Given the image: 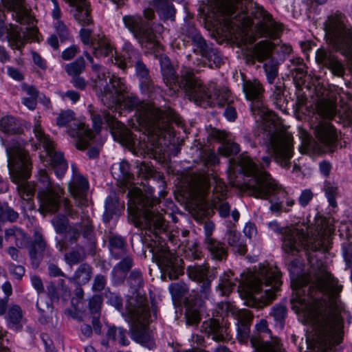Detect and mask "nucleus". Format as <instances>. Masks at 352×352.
<instances>
[{"label": "nucleus", "mask_w": 352, "mask_h": 352, "mask_svg": "<svg viewBox=\"0 0 352 352\" xmlns=\"http://www.w3.org/2000/svg\"><path fill=\"white\" fill-rule=\"evenodd\" d=\"M250 342L256 352H285L279 338L271 337V340L264 341V338L252 336Z\"/></svg>", "instance_id": "29"}, {"label": "nucleus", "mask_w": 352, "mask_h": 352, "mask_svg": "<svg viewBox=\"0 0 352 352\" xmlns=\"http://www.w3.org/2000/svg\"><path fill=\"white\" fill-rule=\"evenodd\" d=\"M167 243H146L145 248L152 253L160 267L170 280L178 278L184 268L178 263L176 252L170 250Z\"/></svg>", "instance_id": "15"}, {"label": "nucleus", "mask_w": 352, "mask_h": 352, "mask_svg": "<svg viewBox=\"0 0 352 352\" xmlns=\"http://www.w3.org/2000/svg\"><path fill=\"white\" fill-rule=\"evenodd\" d=\"M243 90L246 98L252 101L251 111L263 131V143L273 155L275 162L288 169L293 155L292 135L280 129L278 118L265 105L264 89L258 80L244 81Z\"/></svg>", "instance_id": "3"}, {"label": "nucleus", "mask_w": 352, "mask_h": 352, "mask_svg": "<svg viewBox=\"0 0 352 352\" xmlns=\"http://www.w3.org/2000/svg\"><path fill=\"white\" fill-rule=\"evenodd\" d=\"M254 161L245 154H242L239 159V166L243 173L252 177L248 184L249 194L256 198L268 199L270 196H274L278 200L285 199L283 211L289 212L294 206L295 200L287 195V192L273 179L266 168L271 164L270 156L261 157Z\"/></svg>", "instance_id": "4"}, {"label": "nucleus", "mask_w": 352, "mask_h": 352, "mask_svg": "<svg viewBox=\"0 0 352 352\" xmlns=\"http://www.w3.org/2000/svg\"><path fill=\"white\" fill-rule=\"evenodd\" d=\"M313 284L307 289L314 302L311 320L314 340L321 352H330L340 343L338 314L342 309L340 294L342 286L330 274L322 262L314 267Z\"/></svg>", "instance_id": "2"}, {"label": "nucleus", "mask_w": 352, "mask_h": 352, "mask_svg": "<svg viewBox=\"0 0 352 352\" xmlns=\"http://www.w3.org/2000/svg\"><path fill=\"white\" fill-rule=\"evenodd\" d=\"M219 307L228 314L230 312L237 320V324L251 325L254 315L248 309L237 310L229 302L221 303Z\"/></svg>", "instance_id": "35"}, {"label": "nucleus", "mask_w": 352, "mask_h": 352, "mask_svg": "<svg viewBox=\"0 0 352 352\" xmlns=\"http://www.w3.org/2000/svg\"><path fill=\"white\" fill-rule=\"evenodd\" d=\"M127 331L122 327L115 326L110 327L107 332V336L109 339L116 342L118 341L122 346H127L129 341L126 339Z\"/></svg>", "instance_id": "47"}, {"label": "nucleus", "mask_w": 352, "mask_h": 352, "mask_svg": "<svg viewBox=\"0 0 352 352\" xmlns=\"http://www.w3.org/2000/svg\"><path fill=\"white\" fill-rule=\"evenodd\" d=\"M316 60L318 65L327 68L335 76L342 77L345 74L343 63L329 50L318 49L316 52Z\"/></svg>", "instance_id": "24"}, {"label": "nucleus", "mask_w": 352, "mask_h": 352, "mask_svg": "<svg viewBox=\"0 0 352 352\" xmlns=\"http://www.w3.org/2000/svg\"><path fill=\"white\" fill-rule=\"evenodd\" d=\"M315 140L309 136H305L300 146L302 153L311 156L328 152H333L336 148L338 131L335 127L327 122H320L314 127Z\"/></svg>", "instance_id": "13"}, {"label": "nucleus", "mask_w": 352, "mask_h": 352, "mask_svg": "<svg viewBox=\"0 0 352 352\" xmlns=\"http://www.w3.org/2000/svg\"><path fill=\"white\" fill-rule=\"evenodd\" d=\"M111 174L113 177L123 185L131 182L133 175L131 173L130 165L128 162L122 160L111 166Z\"/></svg>", "instance_id": "37"}, {"label": "nucleus", "mask_w": 352, "mask_h": 352, "mask_svg": "<svg viewBox=\"0 0 352 352\" xmlns=\"http://www.w3.org/2000/svg\"><path fill=\"white\" fill-rule=\"evenodd\" d=\"M148 324V323L133 324L134 325L131 329V336L132 338L137 342L141 344L149 349H153L155 347V343L146 328V326Z\"/></svg>", "instance_id": "32"}, {"label": "nucleus", "mask_w": 352, "mask_h": 352, "mask_svg": "<svg viewBox=\"0 0 352 352\" xmlns=\"http://www.w3.org/2000/svg\"><path fill=\"white\" fill-rule=\"evenodd\" d=\"M288 270L290 272L292 287L294 290L291 302H298L302 305L306 301L305 298L302 297V294H304L306 291L305 289L309 283V280L305 276L299 277L301 269L298 261H292L289 264Z\"/></svg>", "instance_id": "21"}, {"label": "nucleus", "mask_w": 352, "mask_h": 352, "mask_svg": "<svg viewBox=\"0 0 352 352\" xmlns=\"http://www.w3.org/2000/svg\"><path fill=\"white\" fill-rule=\"evenodd\" d=\"M123 106L129 111L135 110L136 121L142 135L138 138L129 130L123 123L118 121L113 116L106 111L96 113L90 110L93 126L96 133L100 131L103 120L107 122L116 140L126 146L138 148L145 153L155 157L164 151L160 142L161 137L166 131H169V124L175 122L177 125L182 124L178 114L172 109L165 108L162 110L153 104L141 101L133 94L122 96V100L117 103Z\"/></svg>", "instance_id": "1"}, {"label": "nucleus", "mask_w": 352, "mask_h": 352, "mask_svg": "<svg viewBox=\"0 0 352 352\" xmlns=\"http://www.w3.org/2000/svg\"><path fill=\"white\" fill-rule=\"evenodd\" d=\"M133 66L135 67L136 74L140 78V86L144 93L151 94L153 93H159L160 87H155L149 76V71L146 66L139 60Z\"/></svg>", "instance_id": "30"}, {"label": "nucleus", "mask_w": 352, "mask_h": 352, "mask_svg": "<svg viewBox=\"0 0 352 352\" xmlns=\"http://www.w3.org/2000/svg\"><path fill=\"white\" fill-rule=\"evenodd\" d=\"M203 301L201 299H195L193 305L192 299L187 298V308L186 311V322L188 325L197 326L201 320V307Z\"/></svg>", "instance_id": "36"}, {"label": "nucleus", "mask_w": 352, "mask_h": 352, "mask_svg": "<svg viewBox=\"0 0 352 352\" xmlns=\"http://www.w3.org/2000/svg\"><path fill=\"white\" fill-rule=\"evenodd\" d=\"M127 87L124 79L113 76L104 86L102 102L109 108L122 100V96L126 94Z\"/></svg>", "instance_id": "20"}, {"label": "nucleus", "mask_w": 352, "mask_h": 352, "mask_svg": "<svg viewBox=\"0 0 352 352\" xmlns=\"http://www.w3.org/2000/svg\"><path fill=\"white\" fill-rule=\"evenodd\" d=\"M33 132L39 146L44 148L46 155L50 157V164L57 177L62 178L66 173L68 164L61 152L55 150L54 142L45 134L40 122L34 123Z\"/></svg>", "instance_id": "16"}, {"label": "nucleus", "mask_w": 352, "mask_h": 352, "mask_svg": "<svg viewBox=\"0 0 352 352\" xmlns=\"http://www.w3.org/2000/svg\"><path fill=\"white\" fill-rule=\"evenodd\" d=\"M201 331L211 336L216 342H223L228 336L227 327L219 321V319L210 318L202 322Z\"/></svg>", "instance_id": "25"}, {"label": "nucleus", "mask_w": 352, "mask_h": 352, "mask_svg": "<svg viewBox=\"0 0 352 352\" xmlns=\"http://www.w3.org/2000/svg\"><path fill=\"white\" fill-rule=\"evenodd\" d=\"M85 69V61L82 57H78L75 61L65 66V72L72 77L80 75Z\"/></svg>", "instance_id": "50"}, {"label": "nucleus", "mask_w": 352, "mask_h": 352, "mask_svg": "<svg viewBox=\"0 0 352 352\" xmlns=\"http://www.w3.org/2000/svg\"><path fill=\"white\" fill-rule=\"evenodd\" d=\"M324 30L332 47L346 56L352 52V28L344 14H330L324 22Z\"/></svg>", "instance_id": "11"}, {"label": "nucleus", "mask_w": 352, "mask_h": 352, "mask_svg": "<svg viewBox=\"0 0 352 352\" xmlns=\"http://www.w3.org/2000/svg\"><path fill=\"white\" fill-rule=\"evenodd\" d=\"M181 34L184 42L191 43L193 52L200 56L207 54L209 48L206 40L190 21H185L181 28Z\"/></svg>", "instance_id": "22"}, {"label": "nucleus", "mask_w": 352, "mask_h": 352, "mask_svg": "<svg viewBox=\"0 0 352 352\" xmlns=\"http://www.w3.org/2000/svg\"><path fill=\"white\" fill-rule=\"evenodd\" d=\"M87 257V253L84 248L76 245L74 248H71L64 255V258L69 265L78 264L83 261Z\"/></svg>", "instance_id": "44"}, {"label": "nucleus", "mask_w": 352, "mask_h": 352, "mask_svg": "<svg viewBox=\"0 0 352 352\" xmlns=\"http://www.w3.org/2000/svg\"><path fill=\"white\" fill-rule=\"evenodd\" d=\"M69 136L74 139V143L78 149L83 150L89 145L94 138V133L84 123L76 122L74 128L68 130Z\"/></svg>", "instance_id": "26"}, {"label": "nucleus", "mask_w": 352, "mask_h": 352, "mask_svg": "<svg viewBox=\"0 0 352 352\" xmlns=\"http://www.w3.org/2000/svg\"><path fill=\"white\" fill-rule=\"evenodd\" d=\"M185 80V91L189 100L204 108L208 107H223L228 100L229 91L225 87H217L211 82L206 87L201 80L196 77L193 70L184 67L181 72Z\"/></svg>", "instance_id": "8"}, {"label": "nucleus", "mask_w": 352, "mask_h": 352, "mask_svg": "<svg viewBox=\"0 0 352 352\" xmlns=\"http://www.w3.org/2000/svg\"><path fill=\"white\" fill-rule=\"evenodd\" d=\"M329 100L326 104L325 116L335 118L337 122L349 126L352 124V107L349 104L352 96L348 91L336 85L329 87Z\"/></svg>", "instance_id": "14"}, {"label": "nucleus", "mask_w": 352, "mask_h": 352, "mask_svg": "<svg viewBox=\"0 0 352 352\" xmlns=\"http://www.w3.org/2000/svg\"><path fill=\"white\" fill-rule=\"evenodd\" d=\"M72 178L69 183L68 189L78 206H86L87 193L89 188L87 180L80 175L74 165H72Z\"/></svg>", "instance_id": "23"}, {"label": "nucleus", "mask_w": 352, "mask_h": 352, "mask_svg": "<svg viewBox=\"0 0 352 352\" xmlns=\"http://www.w3.org/2000/svg\"><path fill=\"white\" fill-rule=\"evenodd\" d=\"M3 5L12 11V16L21 24L25 23L28 19V10L25 6V0H1Z\"/></svg>", "instance_id": "38"}, {"label": "nucleus", "mask_w": 352, "mask_h": 352, "mask_svg": "<svg viewBox=\"0 0 352 352\" xmlns=\"http://www.w3.org/2000/svg\"><path fill=\"white\" fill-rule=\"evenodd\" d=\"M8 39L11 48L21 50L27 43V30L11 25L8 32Z\"/></svg>", "instance_id": "31"}, {"label": "nucleus", "mask_w": 352, "mask_h": 352, "mask_svg": "<svg viewBox=\"0 0 352 352\" xmlns=\"http://www.w3.org/2000/svg\"><path fill=\"white\" fill-rule=\"evenodd\" d=\"M99 33H95L90 28H82L80 31V36L83 44L89 45L91 47L94 44V41L97 38Z\"/></svg>", "instance_id": "63"}, {"label": "nucleus", "mask_w": 352, "mask_h": 352, "mask_svg": "<svg viewBox=\"0 0 352 352\" xmlns=\"http://www.w3.org/2000/svg\"><path fill=\"white\" fill-rule=\"evenodd\" d=\"M19 218V214L7 204L0 201V221L14 222Z\"/></svg>", "instance_id": "53"}, {"label": "nucleus", "mask_w": 352, "mask_h": 352, "mask_svg": "<svg viewBox=\"0 0 352 352\" xmlns=\"http://www.w3.org/2000/svg\"><path fill=\"white\" fill-rule=\"evenodd\" d=\"M169 291L175 300H179L188 292L187 285L183 282L172 283L169 286Z\"/></svg>", "instance_id": "58"}, {"label": "nucleus", "mask_w": 352, "mask_h": 352, "mask_svg": "<svg viewBox=\"0 0 352 352\" xmlns=\"http://www.w3.org/2000/svg\"><path fill=\"white\" fill-rule=\"evenodd\" d=\"M126 316L133 324L149 323L151 314L146 298L139 294L129 296L126 304Z\"/></svg>", "instance_id": "17"}, {"label": "nucleus", "mask_w": 352, "mask_h": 352, "mask_svg": "<svg viewBox=\"0 0 352 352\" xmlns=\"http://www.w3.org/2000/svg\"><path fill=\"white\" fill-rule=\"evenodd\" d=\"M274 52V43L263 41L258 43L254 47L253 55L258 61L262 62L268 58Z\"/></svg>", "instance_id": "43"}, {"label": "nucleus", "mask_w": 352, "mask_h": 352, "mask_svg": "<svg viewBox=\"0 0 352 352\" xmlns=\"http://www.w3.org/2000/svg\"><path fill=\"white\" fill-rule=\"evenodd\" d=\"M4 239L10 242H23L25 240V234L21 229L13 227L5 231Z\"/></svg>", "instance_id": "56"}, {"label": "nucleus", "mask_w": 352, "mask_h": 352, "mask_svg": "<svg viewBox=\"0 0 352 352\" xmlns=\"http://www.w3.org/2000/svg\"><path fill=\"white\" fill-rule=\"evenodd\" d=\"M52 225L57 233L63 234L66 232L72 241L78 240L80 235V231L82 230V234L87 239L91 240L92 233V226L89 219L83 221L82 225H78L76 227L69 228L68 220L63 215H58L52 220Z\"/></svg>", "instance_id": "18"}, {"label": "nucleus", "mask_w": 352, "mask_h": 352, "mask_svg": "<svg viewBox=\"0 0 352 352\" xmlns=\"http://www.w3.org/2000/svg\"><path fill=\"white\" fill-rule=\"evenodd\" d=\"M69 5L71 7L70 12L80 25H89L92 23L89 3L87 0H76L74 3Z\"/></svg>", "instance_id": "28"}, {"label": "nucleus", "mask_w": 352, "mask_h": 352, "mask_svg": "<svg viewBox=\"0 0 352 352\" xmlns=\"http://www.w3.org/2000/svg\"><path fill=\"white\" fill-rule=\"evenodd\" d=\"M140 40L142 45H151L155 47L157 44L156 35L154 34L152 29L140 30L138 33V36H135Z\"/></svg>", "instance_id": "52"}, {"label": "nucleus", "mask_w": 352, "mask_h": 352, "mask_svg": "<svg viewBox=\"0 0 352 352\" xmlns=\"http://www.w3.org/2000/svg\"><path fill=\"white\" fill-rule=\"evenodd\" d=\"M161 71L163 76V80L166 85L171 89H174L178 83V76L173 66L170 65V60L166 57L161 58Z\"/></svg>", "instance_id": "39"}, {"label": "nucleus", "mask_w": 352, "mask_h": 352, "mask_svg": "<svg viewBox=\"0 0 352 352\" xmlns=\"http://www.w3.org/2000/svg\"><path fill=\"white\" fill-rule=\"evenodd\" d=\"M264 69L267 82L274 83L278 74V63L274 59H270L264 64Z\"/></svg>", "instance_id": "54"}, {"label": "nucleus", "mask_w": 352, "mask_h": 352, "mask_svg": "<svg viewBox=\"0 0 352 352\" xmlns=\"http://www.w3.org/2000/svg\"><path fill=\"white\" fill-rule=\"evenodd\" d=\"M287 312V309L285 306L282 305H276L273 307L270 316H272L274 320L283 328L284 327Z\"/></svg>", "instance_id": "57"}, {"label": "nucleus", "mask_w": 352, "mask_h": 352, "mask_svg": "<svg viewBox=\"0 0 352 352\" xmlns=\"http://www.w3.org/2000/svg\"><path fill=\"white\" fill-rule=\"evenodd\" d=\"M38 181L43 185V190L38 192L40 199V209L44 212H56L63 203L64 210L70 217L75 215V212L72 208L70 201L67 198L61 199L64 194V190L58 184L52 183L50 177L45 169L39 170L38 173Z\"/></svg>", "instance_id": "12"}, {"label": "nucleus", "mask_w": 352, "mask_h": 352, "mask_svg": "<svg viewBox=\"0 0 352 352\" xmlns=\"http://www.w3.org/2000/svg\"><path fill=\"white\" fill-rule=\"evenodd\" d=\"M91 266L86 263H82L77 268L72 279L78 285H85L91 280Z\"/></svg>", "instance_id": "45"}, {"label": "nucleus", "mask_w": 352, "mask_h": 352, "mask_svg": "<svg viewBox=\"0 0 352 352\" xmlns=\"http://www.w3.org/2000/svg\"><path fill=\"white\" fill-rule=\"evenodd\" d=\"M6 154L11 179L17 185L19 195L28 200L33 196L35 187L26 182L32 167L28 152L21 143L12 139L6 146Z\"/></svg>", "instance_id": "9"}, {"label": "nucleus", "mask_w": 352, "mask_h": 352, "mask_svg": "<svg viewBox=\"0 0 352 352\" xmlns=\"http://www.w3.org/2000/svg\"><path fill=\"white\" fill-rule=\"evenodd\" d=\"M8 325L14 329L19 330L22 327L21 321L23 320V311L20 306L14 305L10 307L8 313Z\"/></svg>", "instance_id": "46"}, {"label": "nucleus", "mask_w": 352, "mask_h": 352, "mask_svg": "<svg viewBox=\"0 0 352 352\" xmlns=\"http://www.w3.org/2000/svg\"><path fill=\"white\" fill-rule=\"evenodd\" d=\"M324 190L329 205L333 208H336L337 206L338 187L329 184L324 186Z\"/></svg>", "instance_id": "64"}, {"label": "nucleus", "mask_w": 352, "mask_h": 352, "mask_svg": "<svg viewBox=\"0 0 352 352\" xmlns=\"http://www.w3.org/2000/svg\"><path fill=\"white\" fill-rule=\"evenodd\" d=\"M84 55L91 65V69L94 75V84L102 93L104 86L107 84V79L109 77L107 69L99 64L94 63L93 57L87 52H84Z\"/></svg>", "instance_id": "33"}, {"label": "nucleus", "mask_w": 352, "mask_h": 352, "mask_svg": "<svg viewBox=\"0 0 352 352\" xmlns=\"http://www.w3.org/2000/svg\"><path fill=\"white\" fill-rule=\"evenodd\" d=\"M109 249L111 255L116 258L119 259L126 256L127 249L126 243H109Z\"/></svg>", "instance_id": "60"}, {"label": "nucleus", "mask_w": 352, "mask_h": 352, "mask_svg": "<svg viewBox=\"0 0 352 352\" xmlns=\"http://www.w3.org/2000/svg\"><path fill=\"white\" fill-rule=\"evenodd\" d=\"M282 274L277 267L269 264L260 263L254 272L250 273L244 281V284L250 293H256L263 289V287L270 286L265 290V296L257 300L254 297L247 300V305L250 307L261 309L269 305L276 298V292L282 285Z\"/></svg>", "instance_id": "7"}, {"label": "nucleus", "mask_w": 352, "mask_h": 352, "mask_svg": "<svg viewBox=\"0 0 352 352\" xmlns=\"http://www.w3.org/2000/svg\"><path fill=\"white\" fill-rule=\"evenodd\" d=\"M0 131L6 133H16L19 131L16 119L13 116H6L0 120Z\"/></svg>", "instance_id": "51"}, {"label": "nucleus", "mask_w": 352, "mask_h": 352, "mask_svg": "<svg viewBox=\"0 0 352 352\" xmlns=\"http://www.w3.org/2000/svg\"><path fill=\"white\" fill-rule=\"evenodd\" d=\"M182 250L185 252L186 257L199 259L202 256V252L197 243H186Z\"/></svg>", "instance_id": "61"}, {"label": "nucleus", "mask_w": 352, "mask_h": 352, "mask_svg": "<svg viewBox=\"0 0 352 352\" xmlns=\"http://www.w3.org/2000/svg\"><path fill=\"white\" fill-rule=\"evenodd\" d=\"M314 225H309V218L307 221L291 223L283 227L280 223L274 220L267 223L269 231L280 236L283 242H303L308 240H331L335 231L334 219L331 217L316 215Z\"/></svg>", "instance_id": "6"}, {"label": "nucleus", "mask_w": 352, "mask_h": 352, "mask_svg": "<svg viewBox=\"0 0 352 352\" xmlns=\"http://www.w3.org/2000/svg\"><path fill=\"white\" fill-rule=\"evenodd\" d=\"M252 0H210L205 19L217 30L232 36L251 24L247 4Z\"/></svg>", "instance_id": "5"}, {"label": "nucleus", "mask_w": 352, "mask_h": 352, "mask_svg": "<svg viewBox=\"0 0 352 352\" xmlns=\"http://www.w3.org/2000/svg\"><path fill=\"white\" fill-rule=\"evenodd\" d=\"M127 282L133 290L137 291L143 285L144 281L142 273L138 270L132 271L127 279Z\"/></svg>", "instance_id": "59"}, {"label": "nucleus", "mask_w": 352, "mask_h": 352, "mask_svg": "<svg viewBox=\"0 0 352 352\" xmlns=\"http://www.w3.org/2000/svg\"><path fill=\"white\" fill-rule=\"evenodd\" d=\"M218 151L221 155L230 157L239 152V146L236 143L225 142L221 144Z\"/></svg>", "instance_id": "62"}, {"label": "nucleus", "mask_w": 352, "mask_h": 352, "mask_svg": "<svg viewBox=\"0 0 352 352\" xmlns=\"http://www.w3.org/2000/svg\"><path fill=\"white\" fill-rule=\"evenodd\" d=\"M102 305V297L95 294L89 300L88 309L92 315V324L96 331H100V316Z\"/></svg>", "instance_id": "40"}, {"label": "nucleus", "mask_w": 352, "mask_h": 352, "mask_svg": "<svg viewBox=\"0 0 352 352\" xmlns=\"http://www.w3.org/2000/svg\"><path fill=\"white\" fill-rule=\"evenodd\" d=\"M128 196V210L130 214L142 215L146 226L150 228L153 226L155 230H160L165 227L163 216L157 208V200L144 196L138 188L130 190ZM147 232H151V229L144 230V234L148 235V238L144 236V239H141L142 242H160V239H157V231L153 236L147 234Z\"/></svg>", "instance_id": "10"}, {"label": "nucleus", "mask_w": 352, "mask_h": 352, "mask_svg": "<svg viewBox=\"0 0 352 352\" xmlns=\"http://www.w3.org/2000/svg\"><path fill=\"white\" fill-rule=\"evenodd\" d=\"M133 265V261L131 256L124 257L113 267L112 270L113 278H116L119 282H123Z\"/></svg>", "instance_id": "41"}, {"label": "nucleus", "mask_w": 352, "mask_h": 352, "mask_svg": "<svg viewBox=\"0 0 352 352\" xmlns=\"http://www.w3.org/2000/svg\"><path fill=\"white\" fill-rule=\"evenodd\" d=\"M91 49L94 56L98 58L113 55V47L103 34L97 35Z\"/></svg>", "instance_id": "34"}, {"label": "nucleus", "mask_w": 352, "mask_h": 352, "mask_svg": "<svg viewBox=\"0 0 352 352\" xmlns=\"http://www.w3.org/2000/svg\"><path fill=\"white\" fill-rule=\"evenodd\" d=\"M207 249L214 259L221 261L227 256V249L224 243H207Z\"/></svg>", "instance_id": "55"}, {"label": "nucleus", "mask_w": 352, "mask_h": 352, "mask_svg": "<svg viewBox=\"0 0 352 352\" xmlns=\"http://www.w3.org/2000/svg\"><path fill=\"white\" fill-rule=\"evenodd\" d=\"M124 54L116 55L112 62L119 68L125 70L133 67L140 60L139 52L129 43H125L123 47Z\"/></svg>", "instance_id": "27"}, {"label": "nucleus", "mask_w": 352, "mask_h": 352, "mask_svg": "<svg viewBox=\"0 0 352 352\" xmlns=\"http://www.w3.org/2000/svg\"><path fill=\"white\" fill-rule=\"evenodd\" d=\"M209 267L206 265H190L187 267V274L189 278L197 282H201L208 278Z\"/></svg>", "instance_id": "48"}, {"label": "nucleus", "mask_w": 352, "mask_h": 352, "mask_svg": "<svg viewBox=\"0 0 352 352\" xmlns=\"http://www.w3.org/2000/svg\"><path fill=\"white\" fill-rule=\"evenodd\" d=\"M255 16L258 21L255 27L256 33L266 38H276L282 31L281 25L263 7L258 6Z\"/></svg>", "instance_id": "19"}, {"label": "nucleus", "mask_w": 352, "mask_h": 352, "mask_svg": "<svg viewBox=\"0 0 352 352\" xmlns=\"http://www.w3.org/2000/svg\"><path fill=\"white\" fill-rule=\"evenodd\" d=\"M124 24L126 28L131 31L135 36H138V33L142 29V19L139 15H126L122 18Z\"/></svg>", "instance_id": "49"}, {"label": "nucleus", "mask_w": 352, "mask_h": 352, "mask_svg": "<svg viewBox=\"0 0 352 352\" xmlns=\"http://www.w3.org/2000/svg\"><path fill=\"white\" fill-rule=\"evenodd\" d=\"M153 7L162 19H174L175 9L168 0H154Z\"/></svg>", "instance_id": "42"}]
</instances>
